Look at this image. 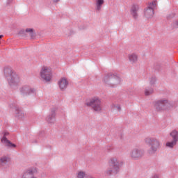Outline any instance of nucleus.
<instances>
[{
  "label": "nucleus",
  "mask_w": 178,
  "mask_h": 178,
  "mask_svg": "<svg viewBox=\"0 0 178 178\" xmlns=\"http://www.w3.org/2000/svg\"><path fill=\"white\" fill-rule=\"evenodd\" d=\"M145 143L147 145L150 146L149 154H155L159 149V147H161V143L155 138H147L145 140Z\"/></svg>",
  "instance_id": "3"
},
{
  "label": "nucleus",
  "mask_w": 178,
  "mask_h": 178,
  "mask_svg": "<svg viewBox=\"0 0 178 178\" xmlns=\"http://www.w3.org/2000/svg\"><path fill=\"white\" fill-rule=\"evenodd\" d=\"M140 10V6L138 4H133L131 8V15L134 19L138 17V10Z\"/></svg>",
  "instance_id": "12"
},
{
  "label": "nucleus",
  "mask_w": 178,
  "mask_h": 178,
  "mask_svg": "<svg viewBox=\"0 0 178 178\" xmlns=\"http://www.w3.org/2000/svg\"><path fill=\"white\" fill-rule=\"evenodd\" d=\"M145 17L146 19H151L154 17V10L151 8H147L145 9Z\"/></svg>",
  "instance_id": "14"
},
{
  "label": "nucleus",
  "mask_w": 178,
  "mask_h": 178,
  "mask_svg": "<svg viewBox=\"0 0 178 178\" xmlns=\"http://www.w3.org/2000/svg\"><path fill=\"white\" fill-rule=\"evenodd\" d=\"M85 104L86 106H91L95 112L102 111V102L99 97H92L91 99H88Z\"/></svg>",
  "instance_id": "2"
},
{
  "label": "nucleus",
  "mask_w": 178,
  "mask_h": 178,
  "mask_svg": "<svg viewBox=\"0 0 178 178\" xmlns=\"http://www.w3.org/2000/svg\"><path fill=\"white\" fill-rule=\"evenodd\" d=\"M54 2H59V0H54Z\"/></svg>",
  "instance_id": "25"
},
{
  "label": "nucleus",
  "mask_w": 178,
  "mask_h": 178,
  "mask_svg": "<svg viewBox=\"0 0 178 178\" xmlns=\"http://www.w3.org/2000/svg\"><path fill=\"white\" fill-rule=\"evenodd\" d=\"M9 159L7 157H2L0 159V165H3V163H6V162H8Z\"/></svg>",
  "instance_id": "22"
},
{
  "label": "nucleus",
  "mask_w": 178,
  "mask_h": 178,
  "mask_svg": "<svg viewBox=\"0 0 178 178\" xmlns=\"http://www.w3.org/2000/svg\"><path fill=\"white\" fill-rule=\"evenodd\" d=\"M156 3H157L156 0H154L151 3H149V6L147 8H150V9H152L154 10V9L156 8Z\"/></svg>",
  "instance_id": "21"
},
{
  "label": "nucleus",
  "mask_w": 178,
  "mask_h": 178,
  "mask_svg": "<svg viewBox=\"0 0 178 178\" xmlns=\"http://www.w3.org/2000/svg\"><path fill=\"white\" fill-rule=\"evenodd\" d=\"M144 155V153L143 151L136 148L134 149L131 152H130V156L132 158V159H138V158H141Z\"/></svg>",
  "instance_id": "8"
},
{
  "label": "nucleus",
  "mask_w": 178,
  "mask_h": 178,
  "mask_svg": "<svg viewBox=\"0 0 178 178\" xmlns=\"http://www.w3.org/2000/svg\"><path fill=\"white\" fill-rule=\"evenodd\" d=\"M170 106V104L166 99H161L154 102V108L156 111L160 112V111H165Z\"/></svg>",
  "instance_id": "7"
},
{
  "label": "nucleus",
  "mask_w": 178,
  "mask_h": 178,
  "mask_svg": "<svg viewBox=\"0 0 178 178\" xmlns=\"http://www.w3.org/2000/svg\"><path fill=\"white\" fill-rule=\"evenodd\" d=\"M20 35H29V37H34V29L31 28H27L26 30H21L19 31Z\"/></svg>",
  "instance_id": "13"
},
{
  "label": "nucleus",
  "mask_w": 178,
  "mask_h": 178,
  "mask_svg": "<svg viewBox=\"0 0 178 178\" xmlns=\"http://www.w3.org/2000/svg\"><path fill=\"white\" fill-rule=\"evenodd\" d=\"M170 136L172 137V140L178 141V131L177 130H173L170 132Z\"/></svg>",
  "instance_id": "17"
},
{
  "label": "nucleus",
  "mask_w": 178,
  "mask_h": 178,
  "mask_svg": "<svg viewBox=\"0 0 178 178\" xmlns=\"http://www.w3.org/2000/svg\"><path fill=\"white\" fill-rule=\"evenodd\" d=\"M104 81L107 86H111V87H115V86H118L120 83V78L115 75L108 76L104 77Z\"/></svg>",
  "instance_id": "6"
},
{
  "label": "nucleus",
  "mask_w": 178,
  "mask_h": 178,
  "mask_svg": "<svg viewBox=\"0 0 178 178\" xmlns=\"http://www.w3.org/2000/svg\"><path fill=\"white\" fill-rule=\"evenodd\" d=\"M16 116L17 119H19L20 120H23V119H25L26 114L22 111H17Z\"/></svg>",
  "instance_id": "18"
},
{
  "label": "nucleus",
  "mask_w": 178,
  "mask_h": 178,
  "mask_svg": "<svg viewBox=\"0 0 178 178\" xmlns=\"http://www.w3.org/2000/svg\"><path fill=\"white\" fill-rule=\"evenodd\" d=\"M128 58L131 63H136V62H138V55L136 54H131L128 56Z\"/></svg>",
  "instance_id": "15"
},
{
  "label": "nucleus",
  "mask_w": 178,
  "mask_h": 178,
  "mask_svg": "<svg viewBox=\"0 0 178 178\" xmlns=\"http://www.w3.org/2000/svg\"><path fill=\"white\" fill-rule=\"evenodd\" d=\"M152 92H154V90L152 89H145V95H151V94H152Z\"/></svg>",
  "instance_id": "23"
},
{
  "label": "nucleus",
  "mask_w": 178,
  "mask_h": 178,
  "mask_svg": "<svg viewBox=\"0 0 178 178\" xmlns=\"http://www.w3.org/2000/svg\"><path fill=\"white\" fill-rule=\"evenodd\" d=\"M20 92H22V94H24L25 95H33L35 90L29 86H25L20 89Z\"/></svg>",
  "instance_id": "11"
},
{
  "label": "nucleus",
  "mask_w": 178,
  "mask_h": 178,
  "mask_svg": "<svg viewBox=\"0 0 178 178\" xmlns=\"http://www.w3.org/2000/svg\"><path fill=\"white\" fill-rule=\"evenodd\" d=\"M104 3H105L104 0H96L95 6H96L97 10H101L102 8V5H104Z\"/></svg>",
  "instance_id": "16"
},
{
  "label": "nucleus",
  "mask_w": 178,
  "mask_h": 178,
  "mask_svg": "<svg viewBox=\"0 0 178 178\" xmlns=\"http://www.w3.org/2000/svg\"><path fill=\"white\" fill-rule=\"evenodd\" d=\"M5 73L6 74V73H10V74L7 76V79L10 86H17V84L20 83V79L19 78V76L16 74V73L12 72V70L10 69H6Z\"/></svg>",
  "instance_id": "5"
},
{
  "label": "nucleus",
  "mask_w": 178,
  "mask_h": 178,
  "mask_svg": "<svg viewBox=\"0 0 178 178\" xmlns=\"http://www.w3.org/2000/svg\"><path fill=\"white\" fill-rule=\"evenodd\" d=\"M6 136H9V132L8 131H4L3 133V138L1 139V143H3V144H5V145H7V147H16V145L13 144L12 143H10V141H9L7 138H6Z\"/></svg>",
  "instance_id": "10"
},
{
  "label": "nucleus",
  "mask_w": 178,
  "mask_h": 178,
  "mask_svg": "<svg viewBox=\"0 0 178 178\" xmlns=\"http://www.w3.org/2000/svg\"><path fill=\"white\" fill-rule=\"evenodd\" d=\"M3 37V35H0V40Z\"/></svg>",
  "instance_id": "24"
},
{
  "label": "nucleus",
  "mask_w": 178,
  "mask_h": 178,
  "mask_svg": "<svg viewBox=\"0 0 178 178\" xmlns=\"http://www.w3.org/2000/svg\"><path fill=\"white\" fill-rule=\"evenodd\" d=\"M111 109L112 112H113L114 113H116L117 112H120V111H122L120 105H113Z\"/></svg>",
  "instance_id": "19"
},
{
  "label": "nucleus",
  "mask_w": 178,
  "mask_h": 178,
  "mask_svg": "<svg viewBox=\"0 0 178 178\" xmlns=\"http://www.w3.org/2000/svg\"><path fill=\"white\" fill-rule=\"evenodd\" d=\"M59 88L61 91H64V90H66L67 88V86H69V81L66 78H61L59 79L58 82Z\"/></svg>",
  "instance_id": "9"
},
{
  "label": "nucleus",
  "mask_w": 178,
  "mask_h": 178,
  "mask_svg": "<svg viewBox=\"0 0 178 178\" xmlns=\"http://www.w3.org/2000/svg\"><path fill=\"white\" fill-rule=\"evenodd\" d=\"M123 165L122 162L119 161L118 159L112 157L108 161V168L106 170V175H112V173H118L121 165Z\"/></svg>",
  "instance_id": "1"
},
{
  "label": "nucleus",
  "mask_w": 178,
  "mask_h": 178,
  "mask_svg": "<svg viewBox=\"0 0 178 178\" xmlns=\"http://www.w3.org/2000/svg\"><path fill=\"white\" fill-rule=\"evenodd\" d=\"M177 144V142L176 140H172L171 142H167L166 143V147H168L169 148H173L175 145Z\"/></svg>",
  "instance_id": "20"
},
{
  "label": "nucleus",
  "mask_w": 178,
  "mask_h": 178,
  "mask_svg": "<svg viewBox=\"0 0 178 178\" xmlns=\"http://www.w3.org/2000/svg\"><path fill=\"white\" fill-rule=\"evenodd\" d=\"M40 77L43 81H50L52 80V69L49 67L43 66L40 70Z\"/></svg>",
  "instance_id": "4"
}]
</instances>
